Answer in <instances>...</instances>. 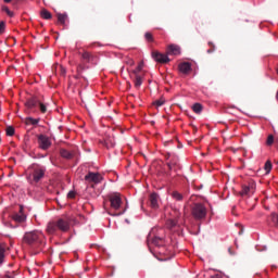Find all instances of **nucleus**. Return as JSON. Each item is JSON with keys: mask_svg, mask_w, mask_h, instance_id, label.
Returning <instances> with one entry per match:
<instances>
[{"mask_svg": "<svg viewBox=\"0 0 278 278\" xmlns=\"http://www.w3.org/2000/svg\"><path fill=\"white\" fill-rule=\"evenodd\" d=\"M255 193V182H250L249 186L243 187L241 194H254Z\"/></svg>", "mask_w": 278, "mask_h": 278, "instance_id": "nucleus-13", "label": "nucleus"}, {"mask_svg": "<svg viewBox=\"0 0 278 278\" xmlns=\"http://www.w3.org/2000/svg\"><path fill=\"white\" fill-rule=\"evenodd\" d=\"M7 277H9V278H14V277H11V276H9V275H7Z\"/></svg>", "mask_w": 278, "mask_h": 278, "instance_id": "nucleus-42", "label": "nucleus"}, {"mask_svg": "<svg viewBox=\"0 0 278 278\" xmlns=\"http://www.w3.org/2000/svg\"><path fill=\"white\" fill-rule=\"evenodd\" d=\"M5 262V249L0 247V264H3Z\"/></svg>", "mask_w": 278, "mask_h": 278, "instance_id": "nucleus-22", "label": "nucleus"}, {"mask_svg": "<svg viewBox=\"0 0 278 278\" xmlns=\"http://www.w3.org/2000/svg\"><path fill=\"white\" fill-rule=\"evenodd\" d=\"M4 3H11L12 0H3Z\"/></svg>", "mask_w": 278, "mask_h": 278, "instance_id": "nucleus-39", "label": "nucleus"}, {"mask_svg": "<svg viewBox=\"0 0 278 278\" xmlns=\"http://www.w3.org/2000/svg\"><path fill=\"white\" fill-rule=\"evenodd\" d=\"M37 106H39L40 112H41L42 114H45V112H47V105H45L42 102H39V103L37 104Z\"/></svg>", "mask_w": 278, "mask_h": 278, "instance_id": "nucleus-30", "label": "nucleus"}, {"mask_svg": "<svg viewBox=\"0 0 278 278\" xmlns=\"http://www.w3.org/2000/svg\"><path fill=\"white\" fill-rule=\"evenodd\" d=\"M40 101H38V99L33 98L26 101L25 105L26 108H28V110H34V108H38V103Z\"/></svg>", "mask_w": 278, "mask_h": 278, "instance_id": "nucleus-15", "label": "nucleus"}, {"mask_svg": "<svg viewBox=\"0 0 278 278\" xmlns=\"http://www.w3.org/2000/svg\"><path fill=\"white\" fill-rule=\"evenodd\" d=\"M180 73H184L185 75L190 73V71H192V65L189 62H185L179 64L178 66Z\"/></svg>", "mask_w": 278, "mask_h": 278, "instance_id": "nucleus-14", "label": "nucleus"}, {"mask_svg": "<svg viewBox=\"0 0 278 278\" xmlns=\"http://www.w3.org/2000/svg\"><path fill=\"white\" fill-rule=\"evenodd\" d=\"M2 12H5L11 18L14 16V12L10 11V8H8L7 5L2 7Z\"/></svg>", "mask_w": 278, "mask_h": 278, "instance_id": "nucleus-23", "label": "nucleus"}, {"mask_svg": "<svg viewBox=\"0 0 278 278\" xmlns=\"http://www.w3.org/2000/svg\"><path fill=\"white\" fill-rule=\"evenodd\" d=\"M56 226L60 231H68V229H71V224L66 219H59Z\"/></svg>", "mask_w": 278, "mask_h": 278, "instance_id": "nucleus-11", "label": "nucleus"}, {"mask_svg": "<svg viewBox=\"0 0 278 278\" xmlns=\"http://www.w3.org/2000/svg\"><path fill=\"white\" fill-rule=\"evenodd\" d=\"M159 201L160 197L156 193L150 194V205L153 210H157V207H160Z\"/></svg>", "mask_w": 278, "mask_h": 278, "instance_id": "nucleus-12", "label": "nucleus"}, {"mask_svg": "<svg viewBox=\"0 0 278 278\" xmlns=\"http://www.w3.org/2000/svg\"><path fill=\"white\" fill-rule=\"evenodd\" d=\"M26 122L29 124V125H38V123H40L39 119H36L34 117H27L26 118Z\"/></svg>", "mask_w": 278, "mask_h": 278, "instance_id": "nucleus-24", "label": "nucleus"}, {"mask_svg": "<svg viewBox=\"0 0 278 278\" xmlns=\"http://www.w3.org/2000/svg\"><path fill=\"white\" fill-rule=\"evenodd\" d=\"M81 59L84 62H88L89 64H94L97 62V56L88 51L83 52Z\"/></svg>", "mask_w": 278, "mask_h": 278, "instance_id": "nucleus-9", "label": "nucleus"}, {"mask_svg": "<svg viewBox=\"0 0 278 278\" xmlns=\"http://www.w3.org/2000/svg\"><path fill=\"white\" fill-rule=\"evenodd\" d=\"M7 136H14V127L12 126L7 127Z\"/></svg>", "mask_w": 278, "mask_h": 278, "instance_id": "nucleus-33", "label": "nucleus"}, {"mask_svg": "<svg viewBox=\"0 0 278 278\" xmlns=\"http://www.w3.org/2000/svg\"><path fill=\"white\" fill-rule=\"evenodd\" d=\"M60 153L61 156L65 157L66 160H71V157H73V154H71V152H68L67 150L62 149Z\"/></svg>", "mask_w": 278, "mask_h": 278, "instance_id": "nucleus-20", "label": "nucleus"}, {"mask_svg": "<svg viewBox=\"0 0 278 278\" xmlns=\"http://www.w3.org/2000/svg\"><path fill=\"white\" fill-rule=\"evenodd\" d=\"M144 38L148 42H153V34L151 33H146Z\"/></svg>", "mask_w": 278, "mask_h": 278, "instance_id": "nucleus-29", "label": "nucleus"}, {"mask_svg": "<svg viewBox=\"0 0 278 278\" xmlns=\"http://www.w3.org/2000/svg\"><path fill=\"white\" fill-rule=\"evenodd\" d=\"M15 223H25L27 220V216L23 214V206H20V213H16L12 216Z\"/></svg>", "mask_w": 278, "mask_h": 278, "instance_id": "nucleus-10", "label": "nucleus"}, {"mask_svg": "<svg viewBox=\"0 0 278 278\" xmlns=\"http://www.w3.org/2000/svg\"><path fill=\"white\" fill-rule=\"evenodd\" d=\"M68 20V15L66 14H62V13H59L58 14V22L61 24V25H66V21Z\"/></svg>", "mask_w": 278, "mask_h": 278, "instance_id": "nucleus-18", "label": "nucleus"}, {"mask_svg": "<svg viewBox=\"0 0 278 278\" xmlns=\"http://www.w3.org/2000/svg\"><path fill=\"white\" fill-rule=\"evenodd\" d=\"M164 103H166V100L160 99L154 102V105H156V108H162V105H164Z\"/></svg>", "mask_w": 278, "mask_h": 278, "instance_id": "nucleus-26", "label": "nucleus"}, {"mask_svg": "<svg viewBox=\"0 0 278 278\" xmlns=\"http://www.w3.org/2000/svg\"><path fill=\"white\" fill-rule=\"evenodd\" d=\"M109 201L111 203L112 210H121V205L123 204V200L121 199V194L114 193V194L110 195Z\"/></svg>", "mask_w": 278, "mask_h": 278, "instance_id": "nucleus-5", "label": "nucleus"}, {"mask_svg": "<svg viewBox=\"0 0 278 278\" xmlns=\"http://www.w3.org/2000/svg\"><path fill=\"white\" fill-rule=\"evenodd\" d=\"M92 47H101V43L94 42V43L89 45V48H92Z\"/></svg>", "mask_w": 278, "mask_h": 278, "instance_id": "nucleus-37", "label": "nucleus"}, {"mask_svg": "<svg viewBox=\"0 0 278 278\" xmlns=\"http://www.w3.org/2000/svg\"><path fill=\"white\" fill-rule=\"evenodd\" d=\"M85 181L88 184H101L103 181V176L99 173L89 172L85 176Z\"/></svg>", "mask_w": 278, "mask_h": 278, "instance_id": "nucleus-4", "label": "nucleus"}, {"mask_svg": "<svg viewBox=\"0 0 278 278\" xmlns=\"http://www.w3.org/2000/svg\"><path fill=\"white\" fill-rule=\"evenodd\" d=\"M37 142L39 144V149L42 151H47L51 148V139L46 135H39L37 138Z\"/></svg>", "mask_w": 278, "mask_h": 278, "instance_id": "nucleus-3", "label": "nucleus"}, {"mask_svg": "<svg viewBox=\"0 0 278 278\" xmlns=\"http://www.w3.org/2000/svg\"><path fill=\"white\" fill-rule=\"evenodd\" d=\"M40 238H42V232L30 231L24 236V242H26V244H34V242H38Z\"/></svg>", "mask_w": 278, "mask_h": 278, "instance_id": "nucleus-2", "label": "nucleus"}, {"mask_svg": "<svg viewBox=\"0 0 278 278\" xmlns=\"http://www.w3.org/2000/svg\"><path fill=\"white\" fill-rule=\"evenodd\" d=\"M1 34H5V22L3 21L0 22V36Z\"/></svg>", "mask_w": 278, "mask_h": 278, "instance_id": "nucleus-32", "label": "nucleus"}, {"mask_svg": "<svg viewBox=\"0 0 278 278\" xmlns=\"http://www.w3.org/2000/svg\"><path fill=\"white\" fill-rule=\"evenodd\" d=\"M210 47H213V49H208L207 53H214V43L208 42Z\"/></svg>", "mask_w": 278, "mask_h": 278, "instance_id": "nucleus-35", "label": "nucleus"}, {"mask_svg": "<svg viewBox=\"0 0 278 278\" xmlns=\"http://www.w3.org/2000/svg\"><path fill=\"white\" fill-rule=\"evenodd\" d=\"M192 110L195 114H201V112H203V105H201V103H195L193 104Z\"/></svg>", "mask_w": 278, "mask_h": 278, "instance_id": "nucleus-19", "label": "nucleus"}, {"mask_svg": "<svg viewBox=\"0 0 278 278\" xmlns=\"http://www.w3.org/2000/svg\"><path fill=\"white\" fill-rule=\"evenodd\" d=\"M173 199H175L176 201H181V199H184V195L176 191L173 193Z\"/></svg>", "mask_w": 278, "mask_h": 278, "instance_id": "nucleus-28", "label": "nucleus"}, {"mask_svg": "<svg viewBox=\"0 0 278 278\" xmlns=\"http://www.w3.org/2000/svg\"><path fill=\"white\" fill-rule=\"evenodd\" d=\"M75 191H70L68 193H67V199H75Z\"/></svg>", "mask_w": 278, "mask_h": 278, "instance_id": "nucleus-34", "label": "nucleus"}, {"mask_svg": "<svg viewBox=\"0 0 278 278\" xmlns=\"http://www.w3.org/2000/svg\"><path fill=\"white\" fill-rule=\"evenodd\" d=\"M127 64H129V66H134L135 62H134V60L129 59V60L127 61Z\"/></svg>", "mask_w": 278, "mask_h": 278, "instance_id": "nucleus-38", "label": "nucleus"}, {"mask_svg": "<svg viewBox=\"0 0 278 278\" xmlns=\"http://www.w3.org/2000/svg\"><path fill=\"white\" fill-rule=\"evenodd\" d=\"M152 58L154 59V62H157L159 64H168V62H170L168 55L160 53L159 51H153Z\"/></svg>", "mask_w": 278, "mask_h": 278, "instance_id": "nucleus-6", "label": "nucleus"}, {"mask_svg": "<svg viewBox=\"0 0 278 278\" xmlns=\"http://www.w3.org/2000/svg\"><path fill=\"white\" fill-rule=\"evenodd\" d=\"M273 142H275V137H274L273 135H269V136L267 137L266 144H267L268 147H270V146H273Z\"/></svg>", "mask_w": 278, "mask_h": 278, "instance_id": "nucleus-27", "label": "nucleus"}, {"mask_svg": "<svg viewBox=\"0 0 278 278\" xmlns=\"http://www.w3.org/2000/svg\"><path fill=\"white\" fill-rule=\"evenodd\" d=\"M167 55H181V48L175 43L169 45L167 47Z\"/></svg>", "mask_w": 278, "mask_h": 278, "instance_id": "nucleus-8", "label": "nucleus"}, {"mask_svg": "<svg viewBox=\"0 0 278 278\" xmlns=\"http://www.w3.org/2000/svg\"><path fill=\"white\" fill-rule=\"evenodd\" d=\"M114 144H116L114 141H111L110 143L106 142V148L112 149V147H114Z\"/></svg>", "mask_w": 278, "mask_h": 278, "instance_id": "nucleus-36", "label": "nucleus"}, {"mask_svg": "<svg viewBox=\"0 0 278 278\" xmlns=\"http://www.w3.org/2000/svg\"><path fill=\"white\" fill-rule=\"evenodd\" d=\"M41 18H45V21H50L52 18L51 12H49L47 9H42L40 12Z\"/></svg>", "mask_w": 278, "mask_h": 278, "instance_id": "nucleus-17", "label": "nucleus"}, {"mask_svg": "<svg viewBox=\"0 0 278 278\" xmlns=\"http://www.w3.org/2000/svg\"><path fill=\"white\" fill-rule=\"evenodd\" d=\"M58 223L55 222H50L47 226V231L48 233H55L58 231Z\"/></svg>", "mask_w": 278, "mask_h": 278, "instance_id": "nucleus-16", "label": "nucleus"}, {"mask_svg": "<svg viewBox=\"0 0 278 278\" xmlns=\"http://www.w3.org/2000/svg\"><path fill=\"white\" fill-rule=\"evenodd\" d=\"M167 166H168L169 170H173V168H175L177 166V160H174V161L167 163Z\"/></svg>", "mask_w": 278, "mask_h": 278, "instance_id": "nucleus-31", "label": "nucleus"}, {"mask_svg": "<svg viewBox=\"0 0 278 278\" xmlns=\"http://www.w3.org/2000/svg\"><path fill=\"white\" fill-rule=\"evenodd\" d=\"M207 215V208L203 204H194L192 208V216L197 218V220H201V218H205Z\"/></svg>", "mask_w": 278, "mask_h": 278, "instance_id": "nucleus-1", "label": "nucleus"}, {"mask_svg": "<svg viewBox=\"0 0 278 278\" xmlns=\"http://www.w3.org/2000/svg\"><path fill=\"white\" fill-rule=\"evenodd\" d=\"M46 172H47V169L45 167H40V166L35 167L34 173H33L34 181H36L38 184V181H40V179H42V177H45Z\"/></svg>", "mask_w": 278, "mask_h": 278, "instance_id": "nucleus-7", "label": "nucleus"}, {"mask_svg": "<svg viewBox=\"0 0 278 278\" xmlns=\"http://www.w3.org/2000/svg\"><path fill=\"white\" fill-rule=\"evenodd\" d=\"M271 216H273V218H275V216H277V213H273Z\"/></svg>", "mask_w": 278, "mask_h": 278, "instance_id": "nucleus-41", "label": "nucleus"}, {"mask_svg": "<svg viewBox=\"0 0 278 278\" xmlns=\"http://www.w3.org/2000/svg\"><path fill=\"white\" fill-rule=\"evenodd\" d=\"M141 86H142V77L137 75L135 78V88H140Z\"/></svg>", "mask_w": 278, "mask_h": 278, "instance_id": "nucleus-21", "label": "nucleus"}, {"mask_svg": "<svg viewBox=\"0 0 278 278\" xmlns=\"http://www.w3.org/2000/svg\"><path fill=\"white\" fill-rule=\"evenodd\" d=\"M264 169L266 170V173H270V170H273V163H270V161H267L265 163Z\"/></svg>", "mask_w": 278, "mask_h": 278, "instance_id": "nucleus-25", "label": "nucleus"}, {"mask_svg": "<svg viewBox=\"0 0 278 278\" xmlns=\"http://www.w3.org/2000/svg\"><path fill=\"white\" fill-rule=\"evenodd\" d=\"M138 71H142V65H139V66H138Z\"/></svg>", "mask_w": 278, "mask_h": 278, "instance_id": "nucleus-40", "label": "nucleus"}]
</instances>
